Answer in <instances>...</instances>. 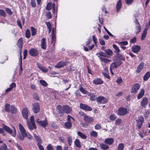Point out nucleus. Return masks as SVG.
<instances>
[{"label":"nucleus","instance_id":"603ef678","mask_svg":"<svg viewBox=\"0 0 150 150\" xmlns=\"http://www.w3.org/2000/svg\"><path fill=\"white\" fill-rule=\"evenodd\" d=\"M109 119L112 121H114L117 118L116 116L113 114L110 115L109 117Z\"/></svg>","mask_w":150,"mask_h":150},{"label":"nucleus","instance_id":"4468645a","mask_svg":"<svg viewBox=\"0 0 150 150\" xmlns=\"http://www.w3.org/2000/svg\"><path fill=\"white\" fill-rule=\"evenodd\" d=\"M36 122L38 123V125L42 126L44 127H46L47 125V123L46 120L41 121H38V120H37L36 121Z\"/></svg>","mask_w":150,"mask_h":150},{"label":"nucleus","instance_id":"473e14b6","mask_svg":"<svg viewBox=\"0 0 150 150\" xmlns=\"http://www.w3.org/2000/svg\"><path fill=\"white\" fill-rule=\"evenodd\" d=\"M108 70H105V72H102V74L104 75L105 77H106L107 79H109L110 78V76L108 74Z\"/></svg>","mask_w":150,"mask_h":150},{"label":"nucleus","instance_id":"ea45409f","mask_svg":"<svg viewBox=\"0 0 150 150\" xmlns=\"http://www.w3.org/2000/svg\"><path fill=\"white\" fill-rule=\"evenodd\" d=\"M31 34L32 36H34L35 35L36 33V29L33 27L31 28Z\"/></svg>","mask_w":150,"mask_h":150},{"label":"nucleus","instance_id":"4d7b16f0","mask_svg":"<svg viewBox=\"0 0 150 150\" xmlns=\"http://www.w3.org/2000/svg\"><path fill=\"white\" fill-rule=\"evenodd\" d=\"M40 83L43 86H47V84L45 81L41 80H40Z\"/></svg>","mask_w":150,"mask_h":150},{"label":"nucleus","instance_id":"0eeeda50","mask_svg":"<svg viewBox=\"0 0 150 150\" xmlns=\"http://www.w3.org/2000/svg\"><path fill=\"white\" fill-rule=\"evenodd\" d=\"M144 121V118L142 116H140L138 117V119L137 120V126L139 129L141 127L143 122Z\"/></svg>","mask_w":150,"mask_h":150},{"label":"nucleus","instance_id":"13d9d810","mask_svg":"<svg viewBox=\"0 0 150 150\" xmlns=\"http://www.w3.org/2000/svg\"><path fill=\"white\" fill-rule=\"evenodd\" d=\"M136 30H137V33H138L141 30V27L140 24L136 25Z\"/></svg>","mask_w":150,"mask_h":150},{"label":"nucleus","instance_id":"5701e85b","mask_svg":"<svg viewBox=\"0 0 150 150\" xmlns=\"http://www.w3.org/2000/svg\"><path fill=\"white\" fill-rule=\"evenodd\" d=\"M66 65V63L65 62H59L55 66V67L60 68L65 66Z\"/></svg>","mask_w":150,"mask_h":150},{"label":"nucleus","instance_id":"7ed1b4c3","mask_svg":"<svg viewBox=\"0 0 150 150\" xmlns=\"http://www.w3.org/2000/svg\"><path fill=\"white\" fill-rule=\"evenodd\" d=\"M140 84L138 83L134 84L131 89V93L134 94L137 93L140 88Z\"/></svg>","mask_w":150,"mask_h":150},{"label":"nucleus","instance_id":"423d86ee","mask_svg":"<svg viewBox=\"0 0 150 150\" xmlns=\"http://www.w3.org/2000/svg\"><path fill=\"white\" fill-rule=\"evenodd\" d=\"M122 63V62L119 59H116L113 63H112L110 65L112 68H116Z\"/></svg>","mask_w":150,"mask_h":150},{"label":"nucleus","instance_id":"49530a36","mask_svg":"<svg viewBox=\"0 0 150 150\" xmlns=\"http://www.w3.org/2000/svg\"><path fill=\"white\" fill-rule=\"evenodd\" d=\"M97 133L94 131H92L90 133L91 136L93 137H97Z\"/></svg>","mask_w":150,"mask_h":150},{"label":"nucleus","instance_id":"ddd939ff","mask_svg":"<svg viewBox=\"0 0 150 150\" xmlns=\"http://www.w3.org/2000/svg\"><path fill=\"white\" fill-rule=\"evenodd\" d=\"M22 113L23 117L27 119L28 116V110L27 108H25L22 111Z\"/></svg>","mask_w":150,"mask_h":150},{"label":"nucleus","instance_id":"4be33fe9","mask_svg":"<svg viewBox=\"0 0 150 150\" xmlns=\"http://www.w3.org/2000/svg\"><path fill=\"white\" fill-rule=\"evenodd\" d=\"M144 63L142 62L141 63L137 68V73H139L143 69L144 67Z\"/></svg>","mask_w":150,"mask_h":150},{"label":"nucleus","instance_id":"dca6fc26","mask_svg":"<svg viewBox=\"0 0 150 150\" xmlns=\"http://www.w3.org/2000/svg\"><path fill=\"white\" fill-rule=\"evenodd\" d=\"M57 112L60 115L62 116L63 115L64 112L62 107L60 105H58L57 107Z\"/></svg>","mask_w":150,"mask_h":150},{"label":"nucleus","instance_id":"b1692460","mask_svg":"<svg viewBox=\"0 0 150 150\" xmlns=\"http://www.w3.org/2000/svg\"><path fill=\"white\" fill-rule=\"evenodd\" d=\"M122 4L121 0H119L117 2L116 5V8L117 9V12H118L119 11L121 7Z\"/></svg>","mask_w":150,"mask_h":150},{"label":"nucleus","instance_id":"c03bdc74","mask_svg":"<svg viewBox=\"0 0 150 150\" xmlns=\"http://www.w3.org/2000/svg\"><path fill=\"white\" fill-rule=\"evenodd\" d=\"M5 110L7 112H9L10 111V105L9 104H6L5 106Z\"/></svg>","mask_w":150,"mask_h":150},{"label":"nucleus","instance_id":"c756f323","mask_svg":"<svg viewBox=\"0 0 150 150\" xmlns=\"http://www.w3.org/2000/svg\"><path fill=\"white\" fill-rule=\"evenodd\" d=\"M78 135L82 139H85L86 138V136L84 134L80 132H77Z\"/></svg>","mask_w":150,"mask_h":150},{"label":"nucleus","instance_id":"aec40b11","mask_svg":"<svg viewBox=\"0 0 150 150\" xmlns=\"http://www.w3.org/2000/svg\"><path fill=\"white\" fill-rule=\"evenodd\" d=\"M17 44L18 46V47L20 49V51H21L23 45V38H20L18 40Z\"/></svg>","mask_w":150,"mask_h":150},{"label":"nucleus","instance_id":"9b49d317","mask_svg":"<svg viewBox=\"0 0 150 150\" xmlns=\"http://www.w3.org/2000/svg\"><path fill=\"white\" fill-rule=\"evenodd\" d=\"M62 108L64 112L67 114H69L71 112L72 109L68 106L63 105L62 106Z\"/></svg>","mask_w":150,"mask_h":150},{"label":"nucleus","instance_id":"4c0bfd02","mask_svg":"<svg viewBox=\"0 0 150 150\" xmlns=\"http://www.w3.org/2000/svg\"><path fill=\"white\" fill-rule=\"evenodd\" d=\"M11 111L12 113H15L17 112V109L14 105L11 106Z\"/></svg>","mask_w":150,"mask_h":150},{"label":"nucleus","instance_id":"c85d7f7f","mask_svg":"<svg viewBox=\"0 0 150 150\" xmlns=\"http://www.w3.org/2000/svg\"><path fill=\"white\" fill-rule=\"evenodd\" d=\"M150 76V72L148 71L146 73L143 77V80L144 81H146Z\"/></svg>","mask_w":150,"mask_h":150},{"label":"nucleus","instance_id":"393cba45","mask_svg":"<svg viewBox=\"0 0 150 150\" xmlns=\"http://www.w3.org/2000/svg\"><path fill=\"white\" fill-rule=\"evenodd\" d=\"M99 146L100 148L103 150L107 149L109 148L108 146L103 143L100 144Z\"/></svg>","mask_w":150,"mask_h":150},{"label":"nucleus","instance_id":"f3484780","mask_svg":"<svg viewBox=\"0 0 150 150\" xmlns=\"http://www.w3.org/2000/svg\"><path fill=\"white\" fill-rule=\"evenodd\" d=\"M114 141L113 139L111 138L105 139L104 141V142L105 144L111 145L113 143Z\"/></svg>","mask_w":150,"mask_h":150},{"label":"nucleus","instance_id":"338daca9","mask_svg":"<svg viewBox=\"0 0 150 150\" xmlns=\"http://www.w3.org/2000/svg\"><path fill=\"white\" fill-rule=\"evenodd\" d=\"M39 69L41 70L42 71L44 72H47V69L42 67H39Z\"/></svg>","mask_w":150,"mask_h":150},{"label":"nucleus","instance_id":"72a5a7b5","mask_svg":"<svg viewBox=\"0 0 150 150\" xmlns=\"http://www.w3.org/2000/svg\"><path fill=\"white\" fill-rule=\"evenodd\" d=\"M65 127L68 129H70L71 127V123L70 122H67L65 123Z\"/></svg>","mask_w":150,"mask_h":150},{"label":"nucleus","instance_id":"f257e3e1","mask_svg":"<svg viewBox=\"0 0 150 150\" xmlns=\"http://www.w3.org/2000/svg\"><path fill=\"white\" fill-rule=\"evenodd\" d=\"M3 128L7 132L11 134L13 137H15L16 134V131L15 128L13 126V131L11 129L8 127L3 125Z\"/></svg>","mask_w":150,"mask_h":150},{"label":"nucleus","instance_id":"58836bf2","mask_svg":"<svg viewBox=\"0 0 150 150\" xmlns=\"http://www.w3.org/2000/svg\"><path fill=\"white\" fill-rule=\"evenodd\" d=\"M97 55H98V57H106V55L104 52H100L97 53Z\"/></svg>","mask_w":150,"mask_h":150},{"label":"nucleus","instance_id":"6e6552de","mask_svg":"<svg viewBox=\"0 0 150 150\" xmlns=\"http://www.w3.org/2000/svg\"><path fill=\"white\" fill-rule=\"evenodd\" d=\"M97 101L99 103H104L107 102L108 100L103 97L99 96L97 98Z\"/></svg>","mask_w":150,"mask_h":150},{"label":"nucleus","instance_id":"cd10ccee","mask_svg":"<svg viewBox=\"0 0 150 150\" xmlns=\"http://www.w3.org/2000/svg\"><path fill=\"white\" fill-rule=\"evenodd\" d=\"M30 120L31 123L34 128L35 129L36 128V127L34 122V117L33 116H31L30 117Z\"/></svg>","mask_w":150,"mask_h":150},{"label":"nucleus","instance_id":"2eb2a0df","mask_svg":"<svg viewBox=\"0 0 150 150\" xmlns=\"http://www.w3.org/2000/svg\"><path fill=\"white\" fill-rule=\"evenodd\" d=\"M29 53L31 56H35L38 54V52L36 49L32 48L29 51Z\"/></svg>","mask_w":150,"mask_h":150},{"label":"nucleus","instance_id":"69168bd1","mask_svg":"<svg viewBox=\"0 0 150 150\" xmlns=\"http://www.w3.org/2000/svg\"><path fill=\"white\" fill-rule=\"evenodd\" d=\"M0 15L3 16H5L6 14L5 11L2 10H0Z\"/></svg>","mask_w":150,"mask_h":150},{"label":"nucleus","instance_id":"774afa93","mask_svg":"<svg viewBox=\"0 0 150 150\" xmlns=\"http://www.w3.org/2000/svg\"><path fill=\"white\" fill-rule=\"evenodd\" d=\"M33 98L36 100H39V98L38 95L36 93H35L33 95Z\"/></svg>","mask_w":150,"mask_h":150},{"label":"nucleus","instance_id":"0e129e2a","mask_svg":"<svg viewBox=\"0 0 150 150\" xmlns=\"http://www.w3.org/2000/svg\"><path fill=\"white\" fill-rule=\"evenodd\" d=\"M55 35L54 34V30L53 29L52 31V41H54L55 40Z\"/></svg>","mask_w":150,"mask_h":150},{"label":"nucleus","instance_id":"6ab92c4d","mask_svg":"<svg viewBox=\"0 0 150 150\" xmlns=\"http://www.w3.org/2000/svg\"><path fill=\"white\" fill-rule=\"evenodd\" d=\"M41 48L43 49H45L46 47V39L43 38L41 40Z\"/></svg>","mask_w":150,"mask_h":150},{"label":"nucleus","instance_id":"052dcab7","mask_svg":"<svg viewBox=\"0 0 150 150\" xmlns=\"http://www.w3.org/2000/svg\"><path fill=\"white\" fill-rule=\"evenodd\" d=\"M67 141L68 142V144L69 146H71L72 142V140L71 138V137H69L67 138Z\"/></svg>","mask_w":150,"mask_h":150},{"label":"nucleus","instance_id":"e2e57ef3","mask_svg":"<svg viewBox=\"0 0 150 150\" xmlns=\"http://www.w3.org/2000/svg\"><path fill=\"white\" fill-rule=\"evenodd\" d=\"M47 150H53V147L50 144L48 145L47 147Z\"/></svg>","mask_w":150,"mask_h":150},{"label":"nucleus","instance_id":"1a4fd4ad","mask_svg":"<svg viewBox=\"0 0 150 150\" xmlns=\"http://www.w3.org/2000/svg\"><path fill=\"white\" fill-rule=\"evenodd\" d=\"M148 103V99L146 97H144L141 102V105L144 108H145Z\"/></svg>","mask_w":150,"mask_h":150},{"label":"nucleus","instance_id":"de8ad7c7","mask_svg":"<svg viewBox=\"0 0 150 150\" xmlns=\"http://www.w3.org/2000/svg\"><path fill=\"white\" fill-rule=\"evenodd\" d=\"M7 146L4 143L0 147V150H7Z\"/></svg>","mask_w":150,"mask_h":150},{"label":"nucleus","instance_id":"412c9836","mask_svg":"<svg viewBox=\"0 0 150 150\" xmlns=\"http://www.w3.org/2000/svg\"><path fill=\"white\" fill-rule=\"evenodd\" d=\"M93 82L96 85H99L102 84L103 81L101 79L97 78L93 80Z\"/></svg>","mask_w":150,"mask_h":150},{"label":"nucleus","instance_id":"9d476101","mask_svg":"<svg viewBox=\"0 0 150 150\" xmlns=\"http://www.w3.org/2000/svg\"><path fill=\"white\" fill-rule=\"evenodd\" d=\"M80 108L86 110L91 111L92 110L90 107L82 103L80 104Z\"/></svg>","mask_w":150,"mask_h":150},{"label":"nucleus","instance_id":"680f3d73","mask_svg":"<svg viewBox=\"0 0 150 150\" xmlns=\"http://www.w3.org/2000/svg\"><path fill=\"white\" fill-rule=\"evenodd\" d=\"M88 96L91 97V100H95V96L94 95L91 93L88 94Z\"/></svg>","mask_w":150,"mask_h":150},{"label":"nucleus","instance_id":"864d4df0","mask_svg":"<svg viewBox=\"0 0 150 150\" xmlns=\"http://www.w3.org/2000/svg\"><path fill=\"white\" fill-rule=\"evenodd\" d=\"M105 52L109 55H111L112 54V51L110 49H108L105 50Z\"/></svg>","mask_w":150,"mask_h":150},{"label":"nucleus","instance_id":"79ce46f5","mask_svg":"<svg viewBox=\"0 0 150 150\" xmlns=\"http://www.w3.org/2000/svg\"><path fill=\"white\" fill-rule=\"evenodd\" d=\"M113 47L115 50V52L117 53L120 52V51L118 47L115 45H113Z\"/></svg>","mask_w":150,"mask_h":150},{"label":"nucleus","instance_id":"a19ab883","mask_svg":"<svg viewBox=\"0 0 150 150\" xmlns=\"http://www.w3.org/2000/svg\"><path fill=\"white\" fill-rule=\"evenodd\" d=\"M117 42L120 45H128V42L127 41H123L122 42Z\"/></svg>","mask_w":150,"mask_h":150},{"label":"nucleus","instance_id":"8fccbe9b","mask_svg":"<svg viewBox=\"0 0 150 150\" xmlns=\"http://www.w3.org/2000/svg\"><path fill=\"white\" fill-rule=\"evenodd\" d=\"M79 90L83 93L84 94H86L87 93V91L81 86L79 88Z\"/></svg>","mask_w":150,"mask_h":150},{"label":"nucleus","instance_id":"3c124183","mask_svg":"<svg viewBox=\"0 0 150 150\" xmlns=\"http://www.w3.org/2000/svg\"><path fill=\"white\" fill-rule=\"evenodd\" d=\"M46 16L48 19L51 18H52V15L50 12H46Z\"/></svg>","mask_w":150,"mask_h":150},{"label":"nucleus","instance_id":"2f4dec72","mask_svg":"<svg viewBox=\"0 0 150 150\" xmlns=\"http://www.w3.org/2000/svg\"><path fill=\"white\" fill-rule=\"evenodd\" d=\"M147 29L145 28L141 37V40H143L146 37L147 33Z\"/></svg>","mask_w":150,"mask_h":150},{"label":"nucleus","instance_id":"a211bd4d","mask_svg":"<svg viewBox=\"0 0 150 150\" xmlns=\"http://www.w3.org/2000/svg\"><path fill=\"white\" fill-rule=\"evenodd\" d=\"M140 47L137 45L133 46L131 48L132 50L134 53H136L139 51Z\"/></svg>","mask_w":150,"mask_h":150},{"label":"nucleus","instance_id":"39448f33","mask_svg":"<svg viewBox=\"0 0 150 150\" xmlns=\"http://www.w3.org/2000/svg\"><path fill=\"white\" fill-rule=\"evenodd\" d=\"M32 110L34 113H38L40 110V105L39 103H35L32 105Z\"/></svg>","mask_w":150,"mask_h":150},{"label":"nucleus","instance_id":"f03ea898","mask_svg":"<svg viewBox=\"0 0 150 150\" xmlns=\"http://www.w3.org/2000/svg\"><path fill=\"white\" fill-rule=\"evenodd\" d=\"M21 135L18 137V138L21 140H23L25 137H27L29 139H31L32 136L29 133H27L25 130L20 132Z\"/></svg>","mask_w":150,"mask_h":150},{"label":"nucleus","instance_id":"20e7f679","mask_svg":"<svg viewBox=\"0 0 150 150\" xmlns=\"http://www.w3.org/2000/svg\"><path fill=\"white\" fill-rule=\"evenodd\" d=\"M128 113L127 109L126 108H120L117 111V114L120 115H124Z\"/></svg>","mask_w":150,"mask_h":150},{"label":"nucleus","instance_id":"e433bc0d","mask_svg":"<svg viewBox=\"0 0 150 150\" xmlns=\"http://www.w3.org/2000/svg\"><path fill=\"white\" fill-rule=\"evenodd\" d=\"M45 23L49 29V33H50L52 29L51 25L49 22H45Z\"/></svg>","mask_w":150,"mask_h":150},{"label":"nucleus","instance_id":"5fc2aeb1","mask_svg":"<svg viewBox=\"0 0 150 150\" xmlns=\"http://www.w3.org/2000/svg\"><path fill=\"white\" fill-rule=\"evenodd\" d=\"M122 120L120 118H118L115 121V124L118 125H120L121 123Z\"/></svg>","mask_w":150,"mask_h":150},{"label":"nucleus","instance_id":"f8f14e48","mask_svg":"<svg viewBox=\"0 0 150 150\" xmlns=\"http://www.w3.org/2000/svg\"><path fill=\"white\" fill-rule=\"evenodd\" d=\"M83 116L84 117L83 119L84 120L88 123H90L93 120L92 117H90L87 116L86 114H83Z\"/></svg>","mask_w":150,"mask_h":150},{"label":"nucleus","instance_id":"7c9ffc66","mask_svg":"<svg viewBox=\"0 0 150 150\" xmlns=\"http://www.w3.org/2000/svg\"><path fill=\"white\" fill-rule=\"evenodd\" d=\"M74 144L77 147L79 148H80L81 147V142L79 139H76L74 141Z\"/></svg>","mask_w":150,"mask_h":150},{"label":"nucleus","instance_id":"f704fd0d","mask_svg":"<svg viewBox=\"0 0 150 150\" xmlns=\"http://www.w3.org/2000/svg\"><path fill=\"white\" fill-rule=\"evenodd\" d=\"M27 126L30 130H31L33 129L34 128L33 126L31 123H30V122L28 121H27Z\"/></svg>","mask_w":150,"mask_h":150},{"label":"nucleus","instance_id":"bb28decb","mask_svg":"<svg viewBox=\"0 0 150 150\" xmlns=\"http://www.w3.org/2000/svg\"><path fill=\"white\" fill-rule=\"evenodd\" d=\"M144 91L143 89H142L137 96V98L139 99L141 98L144 95Z\"/></svg>","mask_w":150,"mask_h":150},{"label":"nucleus","instance_id":"37998d69","mask_svg":"<svg viewBox=\"0 0 150 150\" xmlns=\"http://www.w3.org/2000/svg\"><path fill=\"white\" fill-rule=\"evenodd\" d=\"M124 149V144L123 143H120L118 145V150H123Z\"/></svg>","mask_w":150,"mask_h":150},{"label":"nucleus","instance_id":"6e6d98bb","mask_svg":"<svg viewBox=\"0 0 150 150\" xmlns=\"http://www.w3.org/2000/svg\"><path fill=\"white\" fill-rule=\"evenodd\" d=\"M30 4L31 6L33 7H35L36 6V3L35 0H31Z\"/></svg>","mask_w":150,"mask_h":150},{"label":"nucleus","instance_id":"09e8293b","mask_svg":"<svg viewBox=\"0 0 150 150\" xmlns=\"http://www.w3.org/2000/svg\"><path fill=\"white\" fill-rule=\"evenodd\" d=\"M52 5L51 3H48L46 7V10H50L52 8Z\"/></svg>","mask_w":150,"mask_h":150},{"label":"nucleus","instance_id":"a18cd8bd","mask_svg":"<svg viewBox=\"0 0 150 150\" xmlns=\"http://www.w3.org/2000/svg\"><path fill=\"white\" fill-rule=\"evenodd\" d=\"M25 37L27 38H29L30 36V30L29 29L26 30L25 32Z\"/></svg>","mask_w":150,"mask_h":150},{"label":"nucleus","instance_id":"c9c22d12","mask_svg":"<svg viewBox=\"0 0 150 150\" xmlns=\"http://www.w3.org/2000/svg\"><path fill=\"white\" fill-rule=\"evenodd\" d=\"M100 59L104 62L105 63H108V62H111V60L105 58L100 57Z\"/></svg>","mask_w":150,"mask_h":150},{"label":"nucleus","instance_id":"bf43d9fd","mask_svg":"<svg viewBox=\"0 0 150 150\" xmlns=\"http://www.w3.org/2000/svg\"><path fill=\"white\" fill-rule=\"evenodd\" d=\"M20 131H23L25 130L23 126L21 125V124L19 123L18 125Z\"/></svg>","mask_w":150,"mask_h":150},{"label":"nucleus","instance_id":"a878e982","mask_svg":"<svg viewBox=\"0 0 150 150\" xmlns=\"http://www.w3.org/2000/svg\"><path fill=\"white\" fill-rule=\"evenodd\" d=\"M34 136L37 141V142H38L37 143V145L38 146V144H40V143H41L42 142V141L41 139L39 137L37 136L36 134H34Z\"/></svg>","mask_w":150,"mask_h":150}]
</instances>
